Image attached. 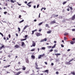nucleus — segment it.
<instances>
[{
	"mask_svg": "<svg viewBox=\"0 0 75 75\" xmlns=\"http://www.w3.org/2000/svg\"><path fill=\"white\" fill-rule=\"evenodd\" d=\"M36 35L37 37H39V36H42V34H40V33H36Z\"/></svg>",
	"mask_w": 75,
	"mask_h": 75,
	"instance_id": "obj_1",
	"label": "nucleus"
},
{
	"mask_svg": "<svg viewBox=\"0 0 75 75\" xmlns=\"http://www.w3.org/2000/svg\"><path fill=\"white\" fill-rule=\"evenodd\" d=\"M29 27V26L27 25H25V27L24 28L22 31L23 32H24V31L25 30V29H26V28H27L28 27Z\"/></svg>",
	"mask_w": 75,
	"mask_h": 75,
	"instance_id": "obj_2",
	"label": "nucleus"
},
{
	"mask_svg": "<svg viewBox=\"0 0 75 75\" xmlns=\"http://www.w3.org/2000/svg\"><path fill=\"white\" fill-rule=\"evenodd\" d=\"M15 48H20V46H19L18 45H16L15 46H14Z\"/></svg>",
	"mask_w": 75,
	"mask_h": 75,
	"instance_id": "obj_3",
	"label": "nucleus"
},
{
	"mask_svg": "<svg viewBox=\"0 0 75 75\" xmlns=\"http://www.w3.org/2000/svg\"><path fill=\"white\" fill-rule=\"evenodd\" d=\"M47 41V38H45V39L42 40L40 41V42H44V41Z\"/></svg>",
	"mask_w": 75,
	"mask_h": 75,
	"instance_id": "obj_4",
	"label": "nucleus"
},
{
	"mask_svg": "<svg viewBox=\"0 0 75 75\" xmlns=\"http://www.w3.org/2000/svg\"><path fill=\"white\" fill-rule=\"evenodd\" d=\"M31 2H29L28 4H27V6H28L29 7H31V5H30V4H31Z\"/></svg>",
	"mask_w": 75,
	"mask_h": 75,
	"instance_id": "obj_5",
	"label": "nucleus"
},
{
	"mask_svg": "<svg viewBox=\"0 0 75 75\" xmlns=\"http://www.w3.org/2000/svg\"><path fill=\"white\" fill-rule=\"evenodd\" d=\"M56 21L55 20H54L53 21H51L50 22V24H55V23H56Z\"/></svg>",
	"mask_w": 75,
	"mask_h": 75,
	"instance_id": "obj_6",
	"label": "nucleus"
},
{
	"mask_svg": "<svg viewBox=\"0 0 75 75\" xmlns=\"http://www.w3.org/2000/svg\"><path fill=\"white\" fill-rule=\"evenodd\" d=\"M32 42V45L33 47H35V42H34V41H33Z\"/></svg>",
	"mask_w": 75,
	"mask_h": 75,
	"instance_id": "obj_7",
	"label": "nucleus"
},
{
	"mask_svg": "<svg viewBox=\"0 0 75 75\" xmlns=\"http://www.w3.org/2000/svg\"><path fill=\"white\" fill-rule=\"evenodd\" d=\"M75 14L73 15V16L72 17L71 19L72 20H75Z\"/></svg>",
	"mask_w": 75,
	"mask_h": 75,
	"instance_id": "obj_8",
	"label": "nucleus"
},
{
	"mask_svg": "<svg viewBox=\"0 0 75 75\" xmlns=\"http://www.w3.org/2000/svg\"><path fill=\"white\" fill-rule=\"evenodd\" d=\"M22 67L23 68H22V69H23V71H25V69H26V67H25V66H23Z\"/></svg>",
	"mask_w": 75,
	"mask_h": 75,
	"instance_id": "obj_9",
	"label": "nucleus"
},
{
	"mask_svg": "<svg viewBox=\"0 0 75 75\" xmlns=\"http://www.w3.org/2000/svg\"><path fill=\"white\" fill-rule=\"evenodd\" d=\"M5 47H4V45H2L0 48V50H1L2 49H3V48H5Z\"/></svg>",
	"mask_w": 75,
	"mask_h": 75,
	"instance_id": "obj_10",
	"label": "nucleus"
},
{
	"mask_svg": "<svg viewBox=\"0 0 75 75\" xmlns=\"http://www.w3.org/2000/svg\"><path fill=\"white\" fill-rule=\"evenodd\" d=\"M37 31V29H35V30H34L32 31V35H33V34H34V32H35V31Z\"/></svg>",
	"mask_w": 75,
	"mask_h": 75,
	"instance_id": "obj_11",
	"label": "nucleus"
},
{
	"mask_svg": "<svg viewBox=\"0 0 75 75\" xmlns=\"http://www.w3.org/2000/svg\"><path fill=\"white\" fill-rule=\"evenodd\" d=\"M35 65V68H36L37 67H38V64H37V62H36Z\"/></svg>",
	"mask_w": 75,
	"mask_h": 75,
	"instance_id": "obj_12",
	"label": "nucleus"
},
{
	"mask_svg": "<svg viewBox=\"0 0 75 75\" xmlns=\"http://www.w3.org/2000/svg\"><path fill=\"white\" fill-rule=\"evenodd\" d=\"M57 45V44H55L52 47V49H53V48H55V47H56V45Z\"/></svg>",
	"mask_w": 75,
	"mask_h": 75,
	"instance_id": "obj_13",
	"label": "nucleus"
},
{
	"mask_svg": "<svg viewBox=\"0 0 75 75\" xmlns=\"http://www.w3.org/2000/svg\"><path fill=\"white\" fill-rule=\"evenodd\" d=\"M71 74H72L73 75H75V73L74 72L71 71Z\"/></svg>",
	"mask_w": 75,
	"mask_h": 75,
	"instance_id": "obj_14",
	"label": "nucleus"
},
{
	"mask_svg": "<svg viewBox=\"0 0 75 75\" xmlns=\"http://www.w3.org/2000/svg\"><path fill=\"white\" fill-rule=\"evenodd\" d=\"M45 27H48V28H50V26H49V25L47 24H46Z\"/></svg>",
	"mask_w": 75,
	"mask_h": 75,
	"instance_id": "obj_15",
	"label": "nucleus"
},
{
	"mask_svg": "<svg viewBox=\"0 0 75 75\" xmlns=\"http://www.w3.org/2000/svg\"><path fill=\"white\" fill-rule=\"evenodd\" d=\"M26 62L27 63H28L29 62V61L28 60V59H26Z\"/></svg>",
	"mask_w": 75,
	"mask_h": 75,
	"instance_id": "obj_16",
	"label": "nucleus"
},
{
	"mask_svg": "<svg viewBox=\"0 0 75 75\" xmlns=\"http://www.w3.org/2000/svg\"><path fill=\"white\" fill-rule=\"evenodd\" d=\"M25 45V43H24V42H23L22 43V46L23 47V46H24V45Z\"/></svg>",
	"mask_w": 75,
	"mask_h": 75,
	"instance_id": "obj_17",
	"label": "nucleus"
},
{
	"mask_svg": "<svg viewBox=\"0 0 75 75\" xmlns=\"http://www.w3.org/2000/svg\"><path fill=\"white\" fill-rule=\"evenodd\" d=\"M31 57L32 58H33V59H35V56L34 55H32Z\"/></svg>",
	"mask_w": 75,
	"mask_h": 75,
	"instance_id": "obj_18",
	"label": "nucleus"
},
{
	"mask_svg": "<svg viewBox=\"0 0 75 75\" xmlns=\"http://www.w3.org/2000/svg\"><path fill=\"white\" fill-rule=\"evenodd\" d=\"M61 55V54L59 53L55 54V55H56V56H58V55Z\"/></svg>",
	"mask_w": 75,
	"mask_h": 75,
	"instance_id": "obj_19",
	"label": "nucleus"
},
{
	"mask_svg": "<svg viewBox=\"0 0 75 75\" xmlns=\"http://www.w3.org/2000/svg\"><path fill=\"white\" fill-rule=\"evenodd\" d=\"M43 72H47V73H48V70H46L45 71H43Z\"/></svg>",
	"mask_w": 75,
	"mask_h": 75,
	"instance_id": "obj_20",
	"label": "nucleus"
},
{
	"mask_svg": "<svg viewBox=\"0 0 75 75\" xmlns=\"http://www.w3.org/2000/svg\"><path fill=\"white\" fill-rule=\"evenodd\" d=\"M70 44L72 45L74 44V42L73 41H71V42H70Z\"/></svg>",
	"mask_w": 75,
	"mask_h": 75,
	"instance_id": "obj_21",
	"label": "nucleus"
},
{
	"mask_svg": "<svg viewBox=\"0 0 75 75\" xmlns=\"http://www.w3.org/2000/svg\"><path fill=\"white\" fill-rule=\"evenodd\" d=\"M27 40V38H25L24 39H21V41H25V40Z\"/></svg>",
	"mask_w": 75,
	"mask_h": 75,
	"instance_id": "obj_22",
	"label": "nucleus"
},
{
	"mask_svg": "<svg viewBox=\"0 0 75 75\" xmlns=\"http://www.w3.org/2000/svg\"><path fill=\"white\" fill-rule=\"evenodd\" d=\"M44 55H45V54H43L42 55H40V56H41V57H44Z\"/></svg>",
	"mask_w": 75,
	"mask_h": 75,
	"instance_id": "obj_23",
	"label": "nucleus"
},
{
	"mask_svg": "<svg viewBox=\"0 0 75 75\" xmlns=\"http://www.w3.org/2000/svg\"><path fill=\"white\" fill-rule=\"evenodd\" d=\"M18 31L19 32H20V30H21V29H20V28H18Z\"/></svg>",
	"mask_w": 75,
	"mask_h": 75,
	"instance_id": "obj_24",
	"label": "nucleus"
},
{
	"mask_svg": "<svg viewBox=\"0 0 75 75\" xmlns=\"http://www.w3.org/2000/svg\"><path fill=\"white\" fill-rule=\"evenodd\" d=\"M24 21V20H22L21 21L19 22V23H23V21Z\"/></svg>",
	"mask_w": 75,
	"mask_h": 75,
	"instance_id": "obj_25",
	"label": "nucleus"
},
{
	"mask_svg": "<svg viewBox=\"0 0 75 75\" xmlns=\"http://www.w3.org/2000/svg\"><path fill=\"white\" fill-rule=\"evenodd\" d=\"M66 3H67V1L64 2L63 3V5H64V4H66Z\"/></svg>",
	"mask_w": 75,
	"mask_h": 75,
	"instance_id": "obj_26",
	"label": "nucleus"
},
{
	"mask_svg": "<svg viewBox=\"0 0 75 75\" xmlns=\"http://www.w3.org/2000/svg\"><path fill=\"white\" fill-rule=\"evenodd\" d=\"M52 31H48L47 32V34H50V33H51Z\"/></svg>",
	"mask_w": 75,
	"mask_h": 75,
	"instance_id": "obj_27",
	"label": "nucleus"
},
{
	"mask_svg": "<svg viewBox=\"0 0 75 75\" xmlns=\"http://www.w3.org/2000/svg\"><path fill=\"white\" fill-rule=\"evenodd\" d=\"M42 22H41L38 25H42Z\"/></svg>",
	"mask_w": 75,
	"mask_h": 75,
	"instance_id": "obj_28",
	"label": "nucleus"
},
{
	"mask_svg": "<svg viewBox=\"0 0 75 75\" xmlns=\"http://www.w3.org/2000/svg\"><path fill=\"white\" fill-rule=\"evenodd\" d=\"M10 1L11 3H14V1H13V0H11Z\"/></svg>",
	"mask_w": 75,
	"mask_h": 75,
	"instance_id": "obj_29",
	"label": "nucleus"
},
{
	"mask_svg": "<svg viewBox=\"0 0 75 75\" xmlns=\"http://www.w3.org/2000/svg\"><path fill=\"white\" fill-rule=\"evenodd\" d=\"M73 60L74 59H72L69 61V62H72V61H73Z\"/></svg>",
	"mask_w": 75,
	"mask_h": 75,
	"instance_id": "obj_30",
	"label": "nucleus"
},
{
	"mask_svg": "<svg viewBox=\"0 0 75 75\" xmlns=\"http://www.w3.org/2000/svg\"><path fill=\"white\" fill-rule=\"evenodd\" d=\"M35 68L36 69H40V68L36 67Z\"/></svg>",
	"mask_w": 75,
	"mask_h": 75,
	"instance_id": "obj_31",
	"label": "nucleus"
},
{
	"mask_svg": "<svg viewBox=\"0 0 75 75\" xmlns=\"http://www.w3.org/2000/svg\"><path fill=\"white\" fill-rule=\"evenodd\" d=\"M69 8H70V10H73V8H72V7L69 6Z\"/></svg>",
	"mask_w": 75,
	"mask_h": 75,
	"instance_id": "obj_32",
	"label": "nucleus"
},
{
	"mask_svg": "<svg viewBox=\"0 0 75 75\" xmlns=\"http://www.w3.org/2000/svg\"><path fill=\"white\" fill-rule=\"evenodd\" d=\"M0 34H1V35H2V37H3L4 35H3V33H1V32H0Z\"/></svg>",
	"mask_w": 75,
	"mask_h": 75,
	"instance_id": "obj_33",
	"label": "nucleus"
},
{
	"mask_svg": "<svg viewBox=\"0 0 75 75\" xmlns=\"http://www.w3.org/2000/svg\"><path fill=\"white\" fill-rule=\"evenodd\" d=\"M35 51V49H33L31 50V51Z\"/></svg>",
	"mask_w": 75,
	"mask_h": 75,
	"instance_id": "obj_34",
	"label": "nucleus"
},
{
	"mask_svg": "<svg viewBox=\"0 0 75 75\" xmlns=\"http://www.w3.org/2000/svg\"><path fill=\"white\" fill-rule=\"evenodd\" d=\"M41 58V56H40H40H39L38 57V59H40Z\"/></svg>",
	"mask_w": 75,
	"mask_h": 75,
	"instance_id": "obj_35",
	"label": "nucleus"
},
{
	"mask_svg": "<svg viewBox=\"0 0 75 75\" xmlns=\"http://www.w3.org/2000/svg\"><path fill=\"white\" fill-rule=\"evenodd\" d=\"M27 37H28V35H25V38H27Z\"/></svg>",
	"mask_w": 75,
	"mask_h": 75,
	"instance_id": "obj_36",
	"label": "nucleus"
},
{
	"mask_svg": "<svg viewBox=\"0 0 75 75\" xmlns=\"http://www.w3.org/2000/svg\"><path fill=\"white\" fill-rule=\"evenodd\" d=\"M50 52H52V51H53V49H51L50 50V51H49Z\"/></svg>",
	"mask_w": 75,
	"mask_h": 75,
	"instance_id": "obj_37",
	"label": "nucleus"
},
{
	"mask_svg": "<svg viewBox=\"0 0 75 75\" xmlns=\"http://www.w3.org/2000/svg\"><path fill=\"white\" fill-rule=\"evenodd\" d=\"M42 50H45V47H42Z\"/></svg>",
	"mask_w": 75,
	"mask_h": 75,
	"instance_id": "obj_38",
	"label": "nucleus"
},
{
	"mask_svg": "<svg viewBox=\"0 0 75 75\" xmlns=\"http://www.w3.org/2000/svg\"><path fill=\"white\" fill-rule=\"evenodd\" d=\"M39 6H40V5L38 4L37 5V8H39Z\"/></svg>",
	"mask_w": 75,
	"mask_h": 75,
	"instance_id": "obj_39",
	"label": "nucleus"
},
{
	"mask_svg": "<svg viewBox=\"0 0 75 75\" xmlns=\"http://www.w3.org/2000/svg\"><path fill=\"white\" fill-rule=\"evenodd\" d=\"M47 47L49 48H51L52 47H51V46H49Z\"/></svg>",
	"mask_w": 75,
	"mask_h": 75,
	"instance_id": "obj_40",
	"label": "nucleus"
},
{
	"mask_svg": "<svg viewBox=\"0 0 75 75\" xmlns=\"http://www.w3.org/2000/svg\"><path fill=\"white\" fill-rule=\"evenodd\" d=\"M66 64H67V65H69V63L68 62H66L65 63Z\"/></svg>",
	"mask_w": 75,
	"mask_h": 75,
	"instance_id": "obj_41",
	"label": "nucleus"
},
{
	"mask_svg": "<svg viewBox=\"0 0 75 75\" xmlns=\"http://www.w3.org/2000/svg\"><path fill=\"white\" fill-rule=\"evenodd\" d=\"M67 38H66V37H64V40H67Z\"/></svg>",
	"mask_w": 75,
	"mask_h": 75,
	"instance_id": "obj_42",
	"label": "nucleus"
},
{
	"mask_svg": "<svg viewBox=\"0 0 75 75\" xmlns=\"http://www.w3.org/2000/svg\"><path fill=\"white\" fill-rule=\"evenodd\" d=\"M8 37H9V38L11 37V35H10V34L8 35Z\"/></svg>",
	"mask_w": 75,
	"mask_h": 75,
	"instance_id": "obj_43",
	"label": "nucleus"
},
{
	"mask_svg": "<svg viewBox=\"0 0 75 75\" xmlns=\"http://www.w3.org/2000/svg\"><path fill=\"white\" fill-rule=\"evenodd\" d=\"M68 35V33H65L64 34V35Z\"/></svg>",
	"mask_w": 75,
	"mask_h": 75,
	"instance_id": "obj_44",
	"label": "nucleus"
},
{
	"mask_svg": "<svg viewBox=\"0 0 75 75\" xmlns=\"http://www.w3.org/2000/svg\"><path fill=\"white\" fill-rule=\"evenodd\" d=\"M7 12L6 11L4 12V14H7Z\"/></svg>",
	"mask_w": 75,
	"mask_h": 75,
	"instance_id": "obj_45",
	"label": "nucleus"
},
{
	"mask_svg": "<svg viewBox=\"0 0 75 75\" xmlns=\"http://www.w3.org/2000/svg\"><path fill=\"white\" fill-rule=\"evenodd\" d=\"M21 15H19V18H21Z\"/></svg>",
	"mask_w": 75,
	"mask_h": 75,
	"instance_id": "obj_46",
	"label": "nucleus"
},
{
	"mask_svg": "<svg viewBox=\"0 0 75 75\" xmlns=\"http://www.w3.org/2000/svg\"><path fill=\"white\" fill-rule=\"evenodd\" d=\"M61 46L62 47H64V45H61Z\"/></svg>",
	"mask_w": 75,
	"mask_h": 75,
	"instance_id": "obj_47",
	"label": "nucleus"
},
{
	"mask_svg": "<svg viewBox=\"0 0 75 75\" xmlns=\"http://www.w3.org/2000/svg\"><path fill=\"white\" fill-rule=\"evenodd\" d=\"M56 74H59V72H58V71H57L56 72Z\"/></svg>",
	"mask_w": 75,
	"mask_h": 75,
	"instance_id": "obj_48",
	"label": "nucleus"
},
{
	"mask_svg": "<svg viewBox=\"0 0 75 75\" xmlns=\"http://www.w3.org/2000/svg\"><path fill=\"white\" fill-rule=\"evenodd\" d=\"M72 31H75V29H72Z\"/></svg>",
	"mask_w": 75,
	"mask_h": 75,
	"instance_id": "obj_49",
	"label": "nucleus"
},
{
	"mask_svg": "<svg viewBox=\"0 0 75 75\" xmlns=\"http://www.w3.org/2000/svg\"><path fill=\"white\" fill-rule=\"evenodd\" d=\"M40 14H41V13H40L39 15V16H38V18H40Z\"/></svg>",
	"mask_w": 75,
	"mask_h": 75,
	"instance_id": "obj_50",
	"label": "nucleus"
},
{
	"mask_svg": "<svg viewBox=\"0 0 75 75\" xmlns=\"http://www.w3.org/2000/svg\"><path fill=\"white\" fill-rule=\"evenodd\" d=\"M45 64H46V65H47V62H45Z\"/></svg>",
	"mask_w": 75,
	"mask_h": 75,
	"instance_id": "obj_51",
	"label": "nucleus"
},
{
	"mask_svg": "<svg viewBox=\"0 0 75 75\" xmlns=\"http://www.w3.org/2000/svg\"><path fill=\"white\" fill-rule=\"evenodd\" d=\"M44 9V8H41V11H42V9Z\"/></svg>",
	"mask_w": 75,
	"mask_h": 75,
	"instance_id": "obj_52",
	"label": "nucleus"
},
{
	"mask_svg": "<svg viewBox=\"0 0 75 75\" xmlns=\"http://www.w3.org/2000/svg\"><path fill=\"white\" fill-rule=\"evenodd\" d=\"M54 52H58V50H54Z\"/></svg>",
	"mask_w": 75,
	"mask_h": 75,
	"instance_id": "obj_53",
	"label": "nucleus"
},
{
	"mask_svg": "<svg viewBox=\"0 0 75 75\" xmlns=\"http://www.w3.org/2000/svg\"><path fill=\"white\" fill-rule=\"evenodd\" d=\"M68 63H69V65H70V64H71V63L70 62H69H69H68Z\"/></svg>",
	"mask_w": 75,
	"mask_h": 75,
	"instance_id": "obj_54",
	"label": "nucleus"
},
{
	"mask_svg": "<svg viewBox=\"0 0 75 75\" xmlns=\"http://www.w3.org/2000/svg\"><path fill=\"white\" fill-rule=\"evenodd\" d=\"M20 69H21V68L17 69H16V71H18V70H20Z\"/></svg>",
	"mask_w": 75,
	"mask_h": 75,
	"instance_id": "obj_55",
	"label": "nucleus"
},
{
	"mask_svg": "<svg viewBox=\"0 0 75 75\" xmlns=\"http://www.w3.org/2000/svg\"><path fill=\"white\" fill-rule=\"evenodd\" d=\"M10 67V65H8L7 66V67Z\"/></svg>",
	"mask_w": 75,
	"mask_h": 75,
	"instance_id": "obj_56",
	"label": "nucleus"
},
{
	"mask_svg": "<svg viewBox=\"0 0 75 75\" xmlns=\"http://www.w3.org/2000/svg\"><path fill=\"white\" fill-rule=\"evenodd\" d=\"M72 40H73V41H74V40H75V38H73L72 39Z\"/></svg>",
	"mask_w": 75,
	"mask_h": 75,
	"instance_id": "obj_57",
	"label": "nucleus"
},
{
	"mask_svg": "<svg viewBox=\"0 0 75 75\" xmlns=\"http://www.w3.org/2000/svg\"><path fill=\"white\" fill-rule=\"evenodd\" d=\"M12 43H13L14 44H16V43H15V42H14V41H12Z\"/></svg>",
	"mask_w": 75,
	"mask_h": 75,
	"instance_id": "obj_58",
	"label": "nucleus"
},
{
	"mask_svg": "<svg viewBox=\"0 0 75 75\" xmlns=\"http://www.w3.org/2000/svg\"><path fill=\"white\" fill-rule=\"evenodd\" d=\"M34 8H36V6H34Z\"/></svg>",
	"mask_w": 75,
	"mask_h": 75,
	"instance_id": "obj_59",
	"label": "nucleus"
},
{
	"mask_svg": "<svg viewBox=\"0 0 75 75\" xmlns=\"http://www.w3.org/2000/svg\"><path fill=\"white\" fill-rule=\"evenodd\" d=\"M18 3V5L19 6H21V4H19V3Z\"/></svg>",
	"mask_w": 75,
	"mask_h": 75,
	"instance_id": "obj_60",
	"label": "nucleus"
},
{
	"mask_svg": "<svg viewBox=\"0 0 75 75\" xmlns=\"http://www.w3.org/2000/svg\"><path fill=\"white\" fill-rule=\"evenodd\" d=\"M18 64H21V63H20V62H19L18 63Z\"/></svg>",
	"mask_w": 75,
	"mask_h": 75,
	"instance_id": "obj_61",
	"label": "nucleus"
},
{
	"mask_svg": "<svg viewBox=\"0 0 75 75\" xmlns=\"http://www.w3.org/2000/svg\"><path fill=\"white\" fill-rule=\"evenodd\" d=\"M42 30V29H40L39 30V31H41V30Z\"/></svg>",
	"mask_w": 75,
	"mask_h": 75,
	"instance_id": "obj_62",
	"label": "nucleus"
},
{
	"mask_svg": "<svg viewBox=\"0 0 75 75\" xmlns=\"http://www.w3.org/2000/svg\"><path fill=\"white\" fill-rule=\"evenodd\" d=\"M25 4H27V1H25Z\"/></svg>",
	"mask_w": 75,
	"mask_h": 75,
	"instance_id": "obj_63",
	"label": "nucleus"
},
{
	"mask_svg": "<svg viewBox=\"0 0 75 75\" xmlns=\"http://www.w3.org/2000/svg\"><path fill=\"white\" fill-rule=\"evenodd\" d=\"M51 65H54V63H52L51 64Z\"/></svg>",
	"mask_w": 75,
	"mask_h": 75,
	"instance_id": "obj_64",
	"label": "nucleus"
}]
</instances>
